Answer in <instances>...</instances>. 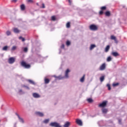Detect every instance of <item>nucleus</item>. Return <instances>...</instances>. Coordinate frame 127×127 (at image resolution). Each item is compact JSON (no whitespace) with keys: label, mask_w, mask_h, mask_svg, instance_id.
<instances>
[{"label":"nucleus","mask_w":127,"mask_h":127,"mask_svg":"<svg viewBox=\"0 0 127 127\" xmlns=\"http://www.w3.org/2000/svg\"><path fill=\"white\" fill-rule=\"evenodd\" d=\"M21 65L22 67H24V68H25L26 69H29L31 67L30 64H27V63L24 61H22L21 62Z\"/></svg>","instance_id":"f257e3e1"},{"label":"nucleus","mask_w":127,"mask_h":127,"mask_svg":"<svg viewBox=\"0 0 127 127\" xmlns=\"http://www.w3.org/2000/svg\"><path fill=\"white\" fill-rule=\"evenodd\" d=\"M89 29L93 31H96L98 30V26L96 25L92 24L89 26Z\"/></svg>","instance_id":"f03ea898"},{"label":"nucleus","mask_w":127,"mask_h":127,"mask_svg":"<svg viewBox=\"0 0 127 127\" xmlns=\"http://www.w3.org/2000/svg\"><path fill=\"white\" fill-rule=\"evenodd\" d=\"M50 127H61L60 125L58 124V123L56 122H52L51 124H50Z\"/></svg>","instance_id":"7ed1b4c3"},{"label":"nucleus","mask_w":127,"mask_h":127,"mask_svg":"<svg viewBox=\"0 0 127 127\" xmlns=\"http://www.w3.org/2000/svg\"><path fill=\"white\" fill-rule=\"evenodd\" d=\"M15 62V59L13 57H11L9 58L8 60V62L9 64H13L14 62Z\"/></svg>","instance_id":"20e7f679"},{"label":"nucleus","mask_w":127,"mask_h":127,"mask_svg":"<svg viewBox=\"0 0 127 127\" xmlns=\"http://www.w3.org/2000/svg\"><path fill=\"white\" fill-rule=\"evenodd\" d=\"M101 11H99V14L102 15L104 13V10H106L107 9V7L106 6H103L101 7L100 8Z\"/></svg>","instance_id":"39448f33"},{"label":"nucleus","mask_w":127,"mask_h":127,"mask_svg":"<svg viewBox=\"0 0 127 127\" xmlns=\"http://www.w3.org/2000/svg\"><path fill=\"white\" fill-rule=\"evenodd\" d=\"M107 103L108 101H103L102 103L99 105V107L100 108H105L107 106Z\"/></svg>","instance_id":"423d86ee"},{"label":"nucleus","mask_w":127,"mask_h":127,"mask_svg":"<svg viewBox=\"0 0 127 127\" xmlns=\"http://www.w3.org/2000/svg\"><path fill=\"white\" fill-rule=\"evenodd\" d=\"M106 69V64H103L100 67V71H103Z\"/></svg>","instance_id":"0eeeda50"},{"label":"nucleus","mask_w":127,"mask_h":127,"mask_svg":"<svg viewBox=\"0 0 127 127\" xmlns=\"http://www.w3.org/2000/svg\"><path fill=\"white\" fill-rule=\"evenodd\" d=\"M76 123L78 126H83V123L82 122V121L79 119H76Z\"/></svg>","instance_id":"6e6552de"},{"label":"nucleus","mask_w":127,"mask_h":127,"mask_svg":"<svg viewBox=\"0 0 127 127\" xmlns=\"http://www.w3.org/2000/svg\"><path fill=\"white\" fill-rule=\"evenodd\" d=\"M112 55H113V56H114V57H117V56H120V54L117 52H113L112 53Z\"/></svg>","instance_id":"1a4fd4ad"},{"label":"nucleus","mask_w":127,"mask_h":127,"mask_svg":"<svg viewBox=\"0 0 127 127\" xmlns=\"http://www.w3.org/2000/svg\"><path fill=\"white\" fill-rule=\"evenodd\" d=\"M35 114L37 116H39V117H43L44 116V114L42 112H37Z\"/></svg>","instance_id":"9d476101"},{"label":"nucleus","mask_w":127,"mask_h":127,"mask_svg":"<svg viewBox=\"0 0 127 127\" xmlns=\"http://www.w3.org/2000/svg\"><path fill=\"white\" fill-rule=\"evenodd\" d=\"M111 39H112V40L115 41V42H116V43H118V40H117V38L116 37V36L114 35H111Z\"/></svg>","instance_id":"9b49d317"},{"label":"nucleus","mask_w":127,"mask_h":127,"mask_svg":"<svg viewBox=\"0 0 127 127\" xmlns=\"http://www.w3.org/2000/svg\"><path fill=\"white\" fill-rule=\"evenodd\" d=\"M102 112L103 114L106 115L108 113V112H109V110L107 108H103L102 109Z\"/></svg>","instance_id":"f8f14e48"},{"label":"nucleus","mask_w":127,"mask_h":127,"mask_svg":"<svg viewBox=\"0 0 127 127\" xmlns=\"http://www.w3.org/2000/svg\"><path fill=\"white\" fill-rule=\"evenodd\" d=\"M69 72H70V70H69V69H67L65 71V78H68V77H69V75H68Z\"/></svg>","instance_id":"ddd939ff"},{"label":"nucleus","mask_w":127,"mask_h":127,"mask_svg":"<svg viewBox=\"0 0 127 127\" xmlns=\"http://www.w3.org/2000/svg\"><path fill=\"white\" fill-rule=\"evenodd\" d=\"M33 96L34 97V98H40V95H39V94H38L37 93H34L33 94Z\"/></svg>","instance_id":"4468645a"},{"label":"nucleus","mask_w":127,"mask_h":127,"mask_svg":"<svg viewBox=\"0 0 127 127\" xmlns=\"http://www.w3.org/2000/svg\"><path fill=\"white\" fill-rule=\"evenodd\" d=\"M16 116L18 117L20 122L23 124V123H24V121L23 120V119L22 118H20V116H19V115L18 114H17Z\"/></svg>","instance_id":"2eb2a0df"},{"label":"nucleus","mask_w":127,"mask_h":127,"mask_svg":"<svg viewBox=\"0 0 127 127\" xmlns=\"http://www.w3.org/2000/svg\"><path fill=\"white\" fill-rule=\"evenodd\" d=\"M13 31L15 33H19L20 31L17 29V28H14L13 29Z\"/></svg>","instance_id":"dca6fc26"},{"label":"nucleus","mask_w":127,"mask_h":127,"mask_svg":"<svg viewBox=\"0 0 127 127\" xmlns=\"http://www.w3.org/2000/svg\"><path fill=\"white\" fill-rule=\"evenodd\" d=\"M85 81V74L83 75L82 78H80V81L81 82V83H83Z\"/></svg>","instance_id":"f3484780"},{"label":"nucleus","mask_w":127,"mask_h":127,"mask_svg":"<svg viewBox=\"0 0 127 127\" xmlns=\"http://www.w3.org/2000/svg\"><path fill=\"white\" fill-rule=\"evenodd\" d=\"M20 8L21 10H25V5L24 4H22L20 6Z\"/></svg>","instance_id":"a211bd4d"},{"label":"nucleus","mask_w":127,"mask_h":127,"mask_svg":"<svg viewBox=\"0 0 127 127\" xmlns=\"http://www.w3.org/2000/svg\"><path fill=\"white\" fill-rule=\"evenodd\" d=\"M28 82H29V83H30V84H32V85H35V82H34V81H33V80L31 79H28Z\"/></svg>","instance_id":"6ab92c4d"},{"label":"nucleus","mask_w":127,"mask_h":127,"mask_svg":"<svg viewBox=\"0 0 127 127\" xmlns=\"http://www.w3.org/2000/svg\"><path fill=\"white\" fill-rule=\"evenodd\" d=\"M69 126H70V123L69 122H67L64 125V127H69Z\"/></svg>","instance_id":"aec40b11"},{"label":"nucleus","mask_w":127,"mask_h":127,"mask_svg":"<svg viewBox=\"0 0 127 127\" xmlns=\"http://www.w3.org/2000/svg\"><path fill=\"white\" fill-rule=\"evenodd\" d=\"M105 15L106 16H110L111 15V12L110 11H107L105 12Z\"/></svg>","instance_id":"412c9836"},{"label":"nucleus","mask_w":127,"mask_h":127,"mask_svg":"<svg viewBox=\"0 0 127 127\" xmlns=\"http://www.w3.org/2000/svg\"><path fill=\"white\" fill-rule=\"evenodd\" d=\"M100 82H104V80H105V76L103 75L100 78Z\"/></svg>","instance_id":"4be33fe9"},{"label":"nucleus","mask_w":127,"mask_h":127,"mask_svg":"<svg viewBox=\"0 0 127 127\" xmlns=\"http://www.w3.org/2000/svg\"><path fill=\"white\" fill-rule=\"evenodd\" d=\"M96 47L95 45H91L90 47V50H93Z\"/></svg>","instance_id":"5701e85b"},{"label":"nucleus","mask_w":127,"mask_h":127,"mask_svg":"<svg viewBox=\"0 0 127 127\" xmlns=\"http://www.w3.org/2000/svg\"><path fill=\"white\" fill-rule=\"evenodd\" d=\"M110 50V45L107 46V47L105 48V52H108Z\"/></svg>","instance_id":"b1692460"},{"label":"nucleus","mask_w":127,"mask_h":127,"mask_svg":"<svg viewBox=\"0 0 127 127\" xmlns=\"http://www.w3.org/2000/svg\"><path fill=\"white\" fill-rule=\"evenodd\" d=\"M50 82V80H49V79H48V78L45 79V84H48V83H49Z\"/></svg>","instance_id":"393cba45"},{"label":"nucleus","mask_w":127,"mask_h":127,"mask_svg":"<svg viewBox=\"0 0 127 127\" xmlns=\"http://www.w3.org/2000/svg\"><path fill=\"white\" fill-rule=\"evenodd\" d=\"M21 87H22V88H25L27 90H29V89H30L29 87H28L25 85H22Z\"/></svg>","instance_id":"a878e982"},{"label":"nucleus","mask_w":127,"mask_h":127,"mask_svg":"<svg viewBox=\"0 0 127 127\" xmlns=\"http://www.w3.org/2000/svg\"><path fill=\"white\" fill-rule=\"evenodd\" d=\"M107 87H108V89L109 90V91H111V89H112L111 88V84H107Z\"/></svg>","instance_id":"bb28decb"},{"label":"nucleus","mask_w":127,"mask_h":127,"mask_svg":"<svg viewBox=\"0 0 127 127\" xmlns=\"http://www.w3.org/2000/svg\"><path fill=\"white\" fill-rule=\"evenodd\" d=\"M8 48V47H7V46H5L4 47H3L2 50H3L4 51H6Z\"/></svg>","instance_id":"cd10ccee"},{"label":"nucleus","mask_w":127,"mask_h":127,"mask_svg":"<svg viewBox=\"0 0 127 127\" xmlns=\"http://www.w3.org/2000/svg\"><path fill=\"white\" fill-rule=\"evenodd\" d=\"M54 77H55V78H57V79H59V80H61V79H62V77H61V75H60L59 76H56V75H54Z\"/></svg>","instance_id":"c85d7f7f"},{"label":"nucleus","mask_w":127,"mask_h":127,"mask_svg":"<svg viewBox=\"0 0 127 127\" xmlns=\"http://www.w3.org/2000/svg\"><path fill=\"white\" fill-rule=\"evenodd\" d=\"M119 85H120V83H119L118 82L117 83H114L113 84V87H117V86H119Z\"/></svg>","instance_id":"c756f323"},{"label":"nucleus","mask_w":127,"mask_h":127,"mask_svg":"<svg viewBox=\"0 0 127 127\" xmlns=\"http://www.w3.org/2000/svg\"><path fill=\"white\" fill-rule=\"evenodd\" d=\"M66 28H70V25L69 22H68L66 23Z\"/></svg>","instance_id":"7c9ffc66"},{"label":"nucleus","mask_w":127,"mask_h":127,"mask_svg":"<svg viewBox=\"0 0 127 127\" xmlns=\"http://www.w3.org/2000/svg\"><path fill=\"white\" fill-rule=\"evenodd\" d=\"M66 44L67 46H69L71 45V42L70 41H67L66 42Z\"/></svg>","instance_id":"2f4dec72"},{"label":"nucleus","mask_w":127,"mask_h":127,"mask_svg":"<svg viewBox=\"0 0 127 127\" xmlns=\"http://www.w3.org/2000/svg\"><path fill=\"white\" fill-rule=\"evenodd\" d=\"M51 19L53 21H55V20H56V17H55V16H53L51 17Z\"/></svg>","instance_id":"473e14b6"},{"label":"nucleus","mask_w":127,"mask_h":127,"mask_svg":"<svg viewBox=\"0 0 127 127\" xmlns=\"http://www.w3.org/2000/svg\"><path fill=\"white\" fill-rule=\"evenodd\" d=\"M87 102H88V103H93V99H92V98H88L87 99Z\"/></svg>","instance_id":"72a5a7b5"},{"label":"nucleus","mask_w":127,"mask_h":127,"mask_svg":"<svg viewBox=\"0 0 127 127\" xmlns=\"http://www.w3.org/2000/svg\"><path fill=\"white\" fill-rule=\"evenodd\" d=\"M19 39L22 40V41L24 42V41H25V39L24 38H23L22 37L20 36L19 37Z\"/></svg>","instance_id":"f704fd0d"},{"label":"nucleus","mask_w":127,"mask_h":127,"mask_svg":"<svg viewBox=\"0 0 127 127\" xmlns=\"http://www.w3.org/2000/svg\"><path fill=\"white\" fill-rule=\"evenodd\" d=\"M107 62H110V61H112V58L111 57H109L107 59Z\"/></svg>","instance_id":"c9c22d12"},{"label":"nucleus","mask_w":127,"mask_h":127,"mask_svg":"<svg viewBox=\"0 0 127 127\" xmlns=\"http://www.w3.org/2000/svg\"><path fill=\"white\" fill-rule=\"evenodd\" d=\"M6 34L7 36H9V35H10L11 34V33L9 31H7L6 32Z\"/></svg>","instance_id":"e433bc0d"},{"label":"nucleus","mask_w":127,"mask_h":127,"mask_svg":"<svg viewBox=\"0 0 127 127\" xmlns=\"http://www.w3.org/2000/svg\"><path fill=\"white\" fill-rule=\"evenodd\" d=\"M16 49V46H13L11 48V50L12 51H14V50H15Z\"/></svg>","instance_id":"4c0bfd02"},{"label":"nucleus","mask_w":127,"mask_h":127,"mask_svg":"<svg viewBox=\"0 0 127 127\" xmlns=\"http://www.w3.org/2000/svg\"><path fill=\"white\" fill-rule=\"evenodd\" d=\"M44 123L45 124H48V123H49V119H46L44 120Z\"/></svg>","instance_id":"58836bf2"},{"label":"nucleus","mask_w":127,"mask_h":127,"mask_svg":"<svg viewBox=\"0 0 127 127\" xmlns=\"http://www.w3.org/2000/svg\"><path fill=\"white\" fill-rule=\"evenodd\" d=\"M28 51V49H27V48H24V52L26 53Z\"/></svg>","instance_id":"ea45409f"},{"label":"nucleus","mask_w":127,"mask_h":127,"mask_svg":"<svg viewBox=\"0 0 127 127\" xmlns=\"http://www.w3.org/2000/svg\"><path fill=\"white\" fill-rule=\"evenodd\" d=\"M61 48H62V49H64V48H65V45L63 44L61 47Z\"/></svg>","instance_id":"a19ab883"},{"label":"nucleus","mask_w":127,"mask_h":127,"mask_svg":"<svg viewBox=\"0 0 127 127\" xmlns=\"http://www.w3.org/2000/svg\"><path fill=\"white\" fill-rule=\"evenodd\" d=\"M118 122L120 125H122V119H119Z\"/></svg>","instance_id":"79ce46f5"},{"label":"nucleus","mask_w":127,"mask_h":127,"mask_svg":"<svg viewBox=\"0 0 127 127\" xmlns=\"http://www.w3.org/2000/svg\"><path fill=\"white\" fill-rule=\"evenodd\" d=\"M28 2H33V0H27Z\"/></svg>","instance_id":"37998d69"},{"label":"nucleus","mask_w":127,"mask_h":127,"mask_svg":"<svg viewBox=\"0 0 127 127\" xmlns=\"http://www.w3.org/2000/svg\"><path fill=\"white\" fill-rule=\"evenodd\" d=\"M42 8H45V4H44V3H42Z\"/></svg>","instance_id":"c03bdc74"},{"label":"nucleus","mask_w":127,"mask_h":127,"mask_svg":"<svg viewBox=\"0 0 127 127\" xmlns=\"http://www.w3.org/2000/svg\"><path fill=\"white\" fill-rule=\"evenodd\" d=\"M68 2L70 4L72 3V1L71 0H68Z\"/></svg>","instance_id":"a18cd8bd"},{"label":"nucleus","mask_w":127,"mask_h":127,"mask_svg":"<svg viewBox=\"0 0 127 127\" xmlns=\"http://www.w3.org/2000/svg\"><path fill=\"white\" fill-rule=\"evenodd\" d=\"M13 2H16L17 1V0H12V1Z\"/></svg>","instance_id":"49530a36"},{"label":"nucleus","mask_w":127,"mask_h":127,"mask_svg":"<svg viewBox=\"0 0 127 127\" xmlns=\"http://www.w3.org/2000/svg\"><path fill=\"white\" fill-rule=\"evenodd\" d=\"M19 93L22 92V90H21V89L19 90Z\"/></svg>","instance_id":"de8ad7c7"},{"label":"nucleus","mask_w":127,"mask_h":127,"mask_svg":"<svg viewBox=\"0 0 127 127\" xmlns=\"http://www.w3.org/2000/svg\"><path fill=\"white\" fill-rule=\"evenodd\" d=\"M36 4H37V5H38V6L39 5V4H38V3H37Z\"/></svg>","instance_id":"09e8293b"}]
</instances>
